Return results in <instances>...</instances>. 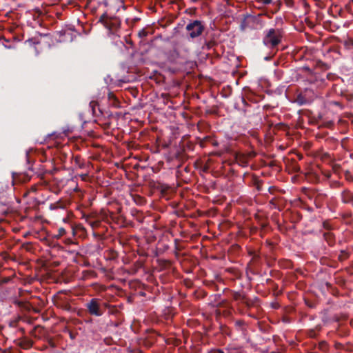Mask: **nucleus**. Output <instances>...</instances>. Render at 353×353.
<instances>
[{
  "label": "nucleus",
  "instance_id": "nucleus-6",
  "mask_svg": "<svg viewBox=\"0 0 353 353\" xmlns=\"http://www.w3.org/2000/svg\"><path fill=\"white\" fill-rule=\"evenodd\" d=\"M120 26V21L117 17H110L108 22H106L105 28L114 32Z\"/></svg>",
  "mask_w": 353,
  "mask_h": 353
},
{
  "label": "nucleus",
  "instance_id": "nucleus-38",
  "mask_svg": "<svg viewBox=\"0 0 353 353\" xmlns=\"http://www.w3.org/2000/svg\"><path fill=\"white\" fill-rule=\"evenodd\" d=\"M296 221H299L302 218V216H301V214L300 213H296Z\"/></svg>",
  "mask_w": 353,
  "mask_h": 353
},
{
  "label": "nucleus",
  "instance_id": "nucleus-22",
  "mask_svg": "<svg viewBox=\"0 0 353 353\" xmlns=\"http://www.w3.org/2000/svg\"><path fill=\"white\" fill-rule=\"evenodd\" d=\"M262 185H263V181H262L257 180L255 182V185H256V188L258 191H261V190Z\"/></svg>",
  "mask_w": 353,
  "mask_h": 353
},
{
  "label": "nucleus",
  "instance_id": "nucleus-28",
  "mask_svg": "<svg viewBox=\"0 0 353 353\" xmlns=\"http://www.w3.org/2000/svg\"><path fill=\"white\" fill-rule=\"evenodd\" d=\"M209 353H224L223 350L221 349H214L211 350Z\"/></svg>",
  "mask_w": 353,
  "mask_h": 353
},
{
  "label": "nucleus",
  "instance_id": "nucleus-40",
  "mask_svg": "<svg viewBox=\"0 0 353 353\" xmlns=\"http://www.w3.org/2000/svg\"><path fill=\"white\" fill-rule=\"evenodd\" d=\"M344 259H345V258H343V256H341V255H340V256H339V259L340 261H343Z\"/></svg>",
  "mask_w": 353,
  "mask_h": 353
},
{
  "label": "nucleus",
  "instance_id": "nucleus-4",
  "mask_svg": "<svg viewBox=\"0 0 353 353\" xmlns=\"http://www.w3.org/2000/svg\"><path fill=\"white\" fill-rule=\"evenodd\" d=\"M246 297L247 296L245 294H243L239 292H232L233 299L235 301H238L237 310L241 314H248L247 311L244 308L241 307L242 303L244 301V300L245 299Z\"/></svg>",
  "mask_w": 353,
  "mask_h": 353
},
{
  "label": "nucleus",
  "instance_id": "nucleus-17",
  "mask_svg": "<svg viewBox=\"0 0 353 353\" xmlns=\"http://www.w3.org/2000/svg\"><path fill=\"white\" fill-rule=\"evenodd\" d=\"M140 20V18H138V17H134V18H127L125 19V23L128 25V26H134L137 21H139Z\"/></svg>",
  "mask_w": 353,
  "mask_h": 353
},
{
  "label": "nucleus",
  "instance_id": "nucleus-33",
  "mask_svg": "<svg viewBox=\"0 0 353 353\" xmlns=\"http://www.w3.org/2000/svg\"><path fill=\"white\" fill-rule=\"evenodd\" d=\"M9 204V201H7L6 199L3 200V201H0V205H8Z\"/></svg>",
  "mask_w": 353,
  "mask_h": 353
},
{
  "label": "nucleus",
  "instance_id": "nucleus-8",
  "mask_svg": "<svg viewBox=\"0 0 353 353\" xmlns=\"http://www.w3.org/2000/svg\"><path fill=\"white\" fill-rule=\"evenodd\" d=\"M307 90H305L304 92L298 94L294 102L300 106L310 103V100L307 96Z\"/></svg>",
  "mask_w": 353,
  "mask_h": 353
},
{
  "label": "nucleus",
  "instance_id": "nucleus-5",
  "mask_svg": "<svg viewBox=\"0 0 353 353\" xmlns=\"http://www.w3.org/2000/svg\"><path fill=\"white\" fill-rule=\"evenodd\" d=\"M258 301V297H254L253 299H250L246 297L244 301L242 303L241 307L244 308L247 311L248 314H246L250 317L254 318V315L249 313L248 310H250L252 307H256Z\"/></svg>",
  "mask_w": 353,
  "mask_h": 353
},
{
  "label": "nucleus",
  "instance_id": "nucleus-2",
  "mask_svg": "<svg viewBox=\"0 0 353 353\" xmlns=\"http://www.w3.org/2000/svg\"><path fill=\"white\" fill-rule=\"evenodd\" d=\"M185 30L188 32L189 37L194 39L203 34L205 30V25L200 20L190 21L185 26Z\"/></svg>",
  "mask_w": 353,
  "mask_h": 353
},
{
  "label": "nucleus",
  "instance_id": "nucleus-25",
  "mask_svg": "<svg viewBox=\"0 0 353 353\" xmlns=\"http://www.w3.org/2000/svg\"><path fill=\"white\" fill-rule=\"evenodd\" d=\"M11 281L10 277H3L1 279V285L9 283Z\"/></svg>",
  "mask_w": 353,
  "mask_h": 353
},
{
  "label": "nucleus",
  "instance_id": "nucleus-26",
  "mask_svg": "<svg viewBox=\"0 0 353 353\" xmlns=\"http://www.w3.org/2000/svg\"><path fill=\"white\" fill-rule=\"evenodd\" d=\"M108 99H109V100H113L114 101L117 102V97L114 96V94L112 92L108 93Z\"/></svg>",
  "mask_w": 353,
  "mask_h": 353
},
{
  "label": "nucleus",
  "instance_id": "nucleus-14",
  "mask_svg": "<svg viewBox=\"0 0 353 353\" xmlns=\"http://www.w3.org/2000/svg\"><path fill=\"white\" fill-rule=\"evenodd\" d=\"M132 198H133V201L138 205H143L145 203V198L140 195H138V194L133 195Z\"/></svg>",
  "mask_w": 353,
  "mask_h": 353
},
{
  "label": "nucleus",
  "instance_id": "nucleus-31",
  "mask_svg": "<svg viewBox=\"0 0 353 353\" xmlns=\"http://www.w3.org/2000/svg\"><path fill=\"white\" fill-rule=\"evenodd\" d=\"M270 203L271 205H272L274 206V208H277V207H276V199H275L274 198V199H272V200H270ZM278 209H279V210H281V209H280L279 208H278Z\"/></svg>",
  "mask_w": 353,
  "mask_h": 353
},
{
  "label": "nucleus",
  "instance_id": "nucleus-37",
  "mask_svg": "<svg viewBox=\"0 0 353 353\" xmlns=\"http://www.w3.org/2000/svg\"><path fill=\"white\" fill-rule=\"evenodd\" d=\"M96 105V103L94 101H91L90 103V105L92 107L93 112H94V105Z\"/></svg>",
  "mask_w": 353,
  "mask_h": 353
},
{
  "label": "nucleus",
  "instance_id": "nucleus-29",
  "mask_svg": "<svg viewBox=\"0 0 353 353\" xmlns=\"http://www.w3.org/2000/svg\"><path fill=\"white\" fill-rule=\"evenodd\" d=\"M259 2L264 5H268L272 3V0H259Z\"/></svg>",
  "mask_w": 353,
  "mask_h": 353
},
{
  "label": "nucleus",
  "instance_id": "nucleus-27",
  "mask_svg": "<svg viewBox=\"0 0 353 353\" xmlns=\"http://www.w3.org/2000/svg\"><path fill=\"white\" fill-rule=\"evenodd\" d=\"M58 232H59V236H63L66 233L65 230L63 228H60L59 229Z\"/></svg>",
  "mask_w": 353,
  "mask_h": 353
},
{
  "label": "nucleus",
  "instance_id": "nucleus-9",
  "mask_svg": "<svg viewBox=\"0 0 353 353\" xmlns=\"http://www.w3.org/2000/svg\"><path fill=\"white\" fill-rule=\"evenodd\" d=\"M17 345L24 350H28L32 346L33 342L30 339L23 337L21 339L15 341Z\"/></svg>",
  "mask_w": 353,
  "mask_h": 353
},
{
  "label": "nucleus",
  "instance_id": "nucleus-13",
  "mask_svg": "<svg viewBox=\"0 0 353 353\" xmlns=\"http://www.w3.org/2000/svg\"><path fill=\"white\" fill-rule=\"evenodd\" d=\"M323 238L330 245H333L334 244V236L332 233L330 232H324Z\"/></svg>",
  "mask_w": 353,
  "mask_h": 353
},
{
  "label": "nucleus",
  "instance_id": "nucleus-16",
  "mask_svg": "<svg viewBox=\"0 0 353 353\" xmlns=\"http://www.w3.org/2000/svg\"><path fill=\"white\" fill-rule=\"evenodd\" d=\"M110 17L108 16L107 13H103L99 18V22L101 23L104 26H105L106 22L108 21Z\"/></svg>",
  "mask_w": 353,
  "mask_h": 353
},
{
  "label": "nucleus",
  "instance_id": "nucleus-19",
  "mask_svg": "<svg viewBox=\"0 0 353 353\" xmlns=\"http://www.w3.org/2000/svg\"><path fill=\"white\" fill-rule=\"evenodd\" d=\"M323 196L321 194H319L315 199H314V203L316 205V207L319 208L321 206L320 203H319V201H320V199L323 197Z\"/></svg>",
  "mask_w": 353,
  "mask_h": 353
},
{
  "label": "nucleus",
  "instance_id": "nucleus-10",
  "mask_svg": "<svg viewBox=\"0 0 353 353\" xmlns=\"http://www.w3.org/2000/svg\"><path fill=\"white\" fill-rule=\"evenodd\" d=\"M215 45H216V42L214 39H205L203 43L202 44L201 48L203 50H209L211 48H212Z\"/></svg>",
  "mask_w": 353,
  "mask_h": 353
},
{
  "label": "nucleus",
  "instance_id": "nucleus-41",
  "mask_svg": "<svg viewBox=\"0 0 353 353\" xmlns=\"http://www.w3.org/2000/svg\"><path fill=\"white\" fill-rule=\"evenodd\" d=\"M70 336L71 339H74V336L72 334V333H70Z\"/></svg>",
  "mask_w": 353,
  "mask_h": 353
},
{
  "label": "nucleus",
  "instance_id": "nucleus-11",
  "mask_svg": "<svg viewBox=\"0 0 353 353\" xmlns=\"http://www.w3.org/2000/svg\"><path fill=\"white\" fill-rule=\"evenodd\" d=\"M57 306L63 310L68 311V312H72L73 309L70 305V303L65 301H59L57 303Z\"/></svg>",
  "mask_w": 353,
  "mask_h": 353
},
{
  "label": "nucleus",
  "instance_id": "nucleus-20",
  "mask_svg": "<svg viewBox=\"0 0 353 353\" xmlns=\"http://www.w3.org/2000/svg\"><path fill=\"white\" fill-rule=\"evenodd\" d=\"M2 294H0L1 299L3 300L5 299L6 294H9L10 290L8 288H1Z\"/></svg>",
  "mask_w": 353,
  "mask_h": 353
},
{
  "label": "nucleus",
  "instance_id": "nucleus-30",
  "mask_svg": "<svg viewBox=\"0 0 353 353\" xmlns=\"http://www.w3.org/2000/svg\"><path fill=\"white\" fill-rule=\"evenodd\" d=\"M76 163L80 167L82 168L83 165L80 163V157H75L74 158Z\"/></svg>",
  "mask_w": 353,
  "mask_h": 353
},
{
  "label": "nucleus",
  "instance_id": "nucleus-23",
  "mask_svg": "<svg viewBox=\"0 0 353 353\" xmlns=\"http://www.w3.org/2000/svg\"><path fill=\"white\" fill-rule=\"evenodd\" d=\"M323 227L324 229L327 230H330L332 229L331 225L327 221H324L323 223Z\"/></svg>",
  "mask_w": 353,
  "mask_h": 353
},
{
  "label": "nucleus",
  "instance_id": "nucleus-39",
  "mask_svg": "<svg viewBox=\"0 0 353 353\" xmlns=\"http://www.w3.org/2000/svg\"><path fill=\"white\" fill-rule=\"evenodd\" d=\"M19 331L22 334H25V329H24V328H23V327L19 328Z\"/></svg>",
  "mask_w": 353,
  "mask_h": 353
},
{
  "label": "nucleus",
  "instance_id": "nucleus-42",
  "mask_svg": "<svg viewBox=\"0 0 353 353\" xmlns=\"http://www.w3.org/2000/svg\"><path fill=\"white\" fill-rule=\"evenodd\" d=\"M270 59V58H269V57H265V60H269Z\"/></svg>",
  "mask_w": 353,
  "mask_h": 353
},
{
  "label": "nucleus",
  "instance_id": "nucleus-15",
  "mask_svg": "<svg viewBox=\"0 0 353 353\" xmlns=\"http://www.w3.org/2000/svg\"><path fill=\"white\" fill-rule=\"evenodd\" d=\"M235 327L239 331L245 330V322L243 320H237L234 323Z\"/></svg>",
  "mask_w": 353,
  "mask_h": 353
},
{
  "label": "nucleus",
  "instance_id": "nucleus-12",
  "mask_svg": "<svg viewBox=\"0 0 353 353\" xmlns=\"http://www.w3.org/2000/svg\"><path fill=\"white\" fill-rule=\"evenodd\" d=\"M97 273L94 270H83L81 272V279L87 280L97 277Z\"/></svg>",
  "mask_w": 353,
  "mask_h": 353
},
{
  "label": "nucleus",
  "instance_id": "nucleus-32",
  "mask_svg": "<svg viewBox=\"0 0 353 353\" xmlns=\"http://www.w3.org/2000/svg\"><path fill=\"white\" fill-rule=\"evenodd\" d=\"M271 307L273 308V309H278L279 307V304L278 303H271Z\"/></svg>",
  "mask_w": 353,
  "mask_h": 353
},
{
  "label": "nucleus",
  "instance_id": "nucleus-3",
  "mask_svg": "<svg viewBox=\"0 0 353 353\" xmlns=\"http://www.w3.org/2000/svg\"><path fill=\"white\" fill-rule=\"evenodd\" d=\"M85 305L88 313L92 316H101L104 313L103 309L101 307V301L99 299L93 298Z\"/></svg>",
  "mask_w": 353,
  "mask_h": 353
},
{
  "label": "nucleus",
  "instance_id": "nucleus-21",
  "mask_svg": "<svg viewBox=\"0 0 353 353\" xmlns=\"http://www.w3.org/2000/svg\"><path fill=\"white\" fill-rule=\"evenodd\" d=\"M20 319H21V317H19L17 319L10 321L9 323L10 327H16L17 326V323Z\"/></svg>",
  "mask_w": 353,
  "mask_h": 353
},
{
  "label": "nucleus",
  "instance_id": "nucleus-43",
  "mask_svg": "<svg viewBox=\"0 0 353 353\" xmlns=\"http://www.w3.org/2000/svg\"><path fill=\"white\" fill-rule=\"evenodd\" d=\"M123 9L125 10V6H124V5H123Z\"/></svg>",
  "mask_w": 353,
  "mask_h": 353
},
{
  "label": "nucleus",
  "instance_id": "nucleus-24",
  "mask_svg": "<svg viewBox=\"0 0 353 353\" xmlns=\"http://www.w3.org/2000/svg\"><path fill=\"white\" fill-rule=\"evenodd\" d=\"M14 303L20 307H25V303H23V301H19V300H15L14 301Z\"/></svg>",
  "mask_w": 353,
  "mask_h": 353
},
{
  "label": "nucleus",
  "instance_id": "nucleus-1",
  "mask_svg": "<svg viewBox=\"0 0 353 353\" xmlns=\"http://www.w3.org/2000/svg\"><path fill=\"white\" fill-rule=\"evenodd\" d=\"M283 37V31L281 28H270L264 30L262 42L264 46L272 50L281 43Z\"/></svg>",
  "mask_w": 353,
  "mask_h": 353
},
{
  "label": "nucleus",
  "instance_id": "nucleus-7",
  "mask_svg": "<svg viewBox=\"0 0 353 353\" xmlns=\"http://www.w3.org/2000/svg\"><path fill=\"white\" fill-rule=\"evenodd\" d=\"M341 201L343 203L350 204L353 207V192L345 189L341 193Z\"/></svg>",
  "mask_w": 353,
  "mask_h": 353
},
{
  "label": "nucleus",
  "instance_id": "nucleus-36",
  "mask_svg": "<svg viewBox=\"0 0 353 353\" xmlns=\"http://www.w3.org/2000/svg\"><path fill=\"white\" fill-rule=\"evenodd\" d=\"M39 326H36L34 327L31 331H30V334L32 336H35V330L37 327H39Z\"/></svg>",
  "mask_w": 353,
  "mask_h": 353
},
{
  "label": "nucleus",
  "instance_id": "nucleus-34",
  "mask_svg": "<svg viewBox=\"0 0 353 353\" xmlns=\"http://www.w3.org/2000/svg\"><path fill=\"white\" fill-rule=\"evenodd\" d=\"M338 284H339L340 285L343 286L345 285V281L343 279H341L338 282H337Z\"/></svg>",
  "mask_w": 353,
  "mask_h": 353
},
{
  "label": "nucleus",
  "instance_id": "nucleus-18",
  "mask_svg": "<svg viewBox=\"0 0 353 353\" xmlns=\"http://www.w3.org/2000/svg\"><path fill=\"white\" fill-rule=\"evenodd\" d=\"M148 35V32L145 29H142L138 32V37L141 39L145 38Z\"/></svg>",
  "mask_w": 353,
  "mask_h": 353
},
{
  "label": "nucleus",
  "instance_id": "nucleus-35",
  "mask_svg": "<svg viewBox=\"0 0 353 353\" xmlns=\"http://www.w3.org/2000/svg\"><path fill=\"white\" fill-rule=\"evenodd\" d=\"M285 3L287 4L288 6H291L293 3L292 0H285Z\"/></svg>",
  "mask_w": 353,
  "mask_h": 353
}]
</instances>
